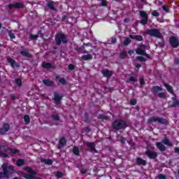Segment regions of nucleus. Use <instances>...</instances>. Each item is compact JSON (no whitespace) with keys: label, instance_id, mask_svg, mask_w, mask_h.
<instances>
[{"label":"nucleus","instance_id":"obj_1","mask_svg":"<svg viewBox=\"0 0 179 179\" xmlns=\"http://www.w3.org/2000/svg\"><path fill=\"white\" fill-rule=\"evenodd\" d=\"M128 127V122L122 119H116L111 124L112 129L115 132H118V131H125Z\"/></svg>","mask_w":179,"mask_h":179},{"label":"nucleus","instance_id":"obj_2","mask_svg":"<svg viewBox=\"0 0 179 179\" xmlns=\"http://www.w3.org/2000/svg\"><path fill=\"white\" fill-rule=\"evenodd\" d=\"M6 152L11 155V156L15 157L20 154V150L15 148H5V145L0 144V157H9V155H8Z\"/></svg>","mask_w":179,"mask_h":179},{"label":"nucleus","instance_id":"obj_3","mask_svg":"<svg viewBox=\"0 0 179 179\" xmlns=\"http://www.w3.org/2000/svg\"><path fill=\"white\" fill-rule=\"evenodd\" d=\"M3 172L0 173V178H8L10 174L15 173V169L12 166H8L6 164L2 165Z\"/></svg>","mask_w":179,"mask_h":179},{"label":"nucleus","instance_id":"obj_4","mask_svg":"<svg viewBox=\"0 0 179 179\" xmlns=\"http://www.w3.org/2000/svg\"><path fill=\"white\" fill-rule=\"evenodd\" d=\"M55 44L57 45H61V44H66L68 43V39L66 38V35L62 32H59L56 34L55 38Z\"/></svg>","mask_w":179,"mask_h":179},{"label":"nucleus","instance_id":"obj_5","mask_svg":"<svg viewBox=\"0 0 179 179\" xmlns=\"http://www.w3.org/2000/svg\"><path fill=\"white\" fill-rule=\"evenodd\" d=\"M149 124H153V122H158V124H162V125H169V120L164 119V117H160L157 116H153L148 120Z\"/></svg>","mask_w":179,"mask_h":179},{"label":"nucleus","instance_id":"obj_6","mask_svg":"<svg viewBox=\"0 0 179 179\" xmlns=\"http://www.w3.org/2000/svg\"><path fill=\"white\" fill-rule=\"evenodd\" d=\"M145 33L148 36H150V37H155L156 38H162V32H160V29L157 28L147 29Z\"/></svg>","mask_w":179,"mask_h":179},{"label":"nucleus","instance_id":"obj_7","mask_svg":"<svg viewBox=\"0 0 179 179\" xmlns=\"http://www.w3.org/2000/svg\"><path fill=\"white\" fill-rule=\"evenodd\" d=\"M139 15L141 17L140 23L143 26H145V24H148V22H149V16L148 15V13L143 10H140Z\"/></svg>","mask_w":179,"mask_h":179},{"label":"nucleus","instance_id":"obj_8","mask_svg":"<svg viewBox=\"0 0 179 179\" xmlns=\"http://www.w3.org/2000/svg\"><path fill=\"white\" fill-rule=\"evenodd\" d=\"M84 146H86L87 149L92 153H94V152H97L96 150V144L93 142H88V141H84L83 142Z\"/></svg>","mask_w":179,"mask_h":179},{"label":"nucleus","instance_id":"obj_9","mask_svg":"<svg viewBox=\"0 0 179 179\" xmlns=\"http://www.w3.org/2000/svg\"><path fill=\"white\" fill-rule=\"evenodd\" d=\"M169 44L172 48H177L179 46V40L177 37L171 36L169 38Z\"/></svg>","mask_w":179,"mask_h":179},{"label":"nucleus","instance_id":"obj_10","mask_svg":"<svg viewBox=\"0 0 179 179\" xmlns=\"http://www.w3.org/2000/svg\"><path fill=\"white\" fill-rule=\"evenodd\" d=\"M8 8L9 9H22L24 8V4L20 2H16L15 3H10L8 5Z\"/></svg>","mask_w":179,"mask_h":179},{"label":"nucleus","instance_id":"obj_11","mask_svg":"<svg viewBox=\"0 0 179 179\" xmlns=\"http://www.w3.org/2000/svg\"><path fill=\"white\" fill-rule=\"evenodd\" d=\"M146 52V45L141 43L138 48L136 50V52L138 55H143Z\"/></svg>","mask_w":179,"mask_h":179},{"label":"nucleus","instance_id":"obj_12","mask_svg":"<svg viewBox=\"0 0 179 179\" xmlns=\"http://www.w3.org/2000/svg\"><path fill=\"white\" fill-rule=\"evenodd\" d=\"M9 129H10V125L8 123H4L3 127L0 128V135H5Z\"/></svg>","mask_w":179,"mask_h":179},{"label":"nucleus","instance_id":"obj_13","mask_svg":"<svg viewBox=\"0 0 179 179\" xmlns=\"http://www.w3.org/2000/svg\"><path fill=\"white\" fill-rule=\"evenodd\" d=\"M7 62L10 64L11 68H19L20 66V64L17 63L16 60L12 59L11 57H8L7 58Z\"/></svg>","mask_w":179,"mask_h":179},{"label":"nucleus","instance_id":"obj_14","mask_svg":"<svg viewBox=\"0 0 179 179\" xmlns=\"http://www.w3.org/2000/svg\"><path fill=\"white\" fill-rule=\"evenodd\" d=\"M101 73L103 76V78H111L113 75H114V72L112 71H110L108 69H103L101 71Z\"/></svg>","mask_w":179,"mask_h":179},{"label":"nucleus","instance_id":"obj_15","mask_svg":"<svg viewBox=\"0 0 179 179\" xmlns=\"http://www.w3.org/2000/svg\"><path fill=\"white\" fill-rule=\"evenodd\" d=\"M151 92H152V94H157L159 92H163V87L159 85L152 86L151 87Z\"/></svg>","mask_w":179,"mask_h":179},{"label":"nucleus","instance_id":"obj_16","mask_svg":"<svg viewBox=\"0 0 179 179\" xmlns=\"http://www.w3.org/2000/svg\"><path fill=\"white\" fill-rule=\"evenodd\" d=\"M54 96V101L55 104H57V106L61 104V101L62 100V97H64V96L59 95V94L55 93Z\"/></svg>","mask_w":179,"mask_h":179},{"label":"nucleus","instance_id":"obj_17","mask_svg":"<svg viewBox=\"0 0 179 179\" xmlns=\"http://www.w3.org/2000/svg\"><path fill=\"white\" fill-rule=\"evenodd\" d=\"M66 145V138L65 137H62L59 140V149H62Z\"/></svg>","mask_w":179,"mask_h":179},{"label":"nucleus","instance_id":"obj_18","mask_svg":"<svg viewBox=\"0 0 179 179\" xmlns=\"http://www.w3.org/2000/svg\"><path fill=\"white\" fill-rule=\"evenodd\" d=\"M129 38H131V40H136V41H143V36L141 35H129Z\"/></svg>","mask_w":179,"mask_h":179},{"label":"nucleus","instance_id":"obj_19","mask_svg":"<svg viewBox=\"0 0 179 179\" xmlns=\"http://www.w3.org/2000/svg\"><path fill=\"white\" fill-rule=\"evenodd\" d=\"M43 83L44 84L45 86H48L50 87L54 86L55 83L54 81L50 80V79H45L43 80Z\"/></svg>","mask_w":179,"mask_h":179},{"label":"nucleus","instance_id":"obj_20","mask_svg":"<svg viewBox=\"0 0 179 179\" xmlns=\"http://www.w3.org/2000/svg\"><path fill=\"white\" fill-rule=\"evenodd\" d=\"M20 55H22V57H26V58H33V55L27 52V50H23L22 51H21Z\"/></svg>","mask_w":179,"mask_h":179},{"label":"nucleus","instance_id":"obj_21","mask_svg":"<svg viewBox=\"0 0 179 179\" xmlns=\"http://www.w3.org/2000/svg\"><path fill=\"white\" fill-rule=\"evenodd\" d=\"M164 87H166V89L169 92V93H170L171 94H174V90H173V86L170 85V84L164 83Z\"/></svg>","mask_w":179,"mask_h":179},{"label":"nucleus","instance_id":"obj_22","mask_svg":"<svg viewBox=\"0 0 179 179\" xmlns=\"http://www.w3.org/2000/svg\"><path fill=\"white\" fill-rule=\"evenodd\" d=\"M55 5V2L54 1H50L47 4V6L51 10H54L55 12H57V8H55V6H54Z\"/></svg>","mask_w":179,"mask_h":179},{"label":"nucleus","instance_id":"obj_23","mask_svg":"<svg viewBox=\"0 0 179 179\" xmlns=\"http://www.w3.org/2000/svg\"><path fill=\"white\" fill-rule=\"evenodd\" d=\"M145 155L148 157H157V153L155 152H152L150 150H147Z\"/></svg>","mask_w":179,"mask_h":179},{"label":"nucleus","instance_id":"obj_24","mask_svg":"<svg viewBox=\"0 0 179 179\" xmlns=\"http://www.w3.org/2000/svg\"><path fill=\"white\" fill-rule=\"evenodd\" d=\"M162 142L164 143V145H166V146H173V143H171L170 140H169V138L166 135L164 136V138Z\"/></svg>","mask_w":179,"mask_h":179},{"label":"nucleus","instance_id":"obj_25","mask_svg":"<svg viewBox=\"0 0 179 179\" xmlns=\"http://www.w3.org/2000/svg\"><path fill=\"white\" fill-rule=\"evenodd\" d=\"M82 61H92L93 56L91 54L84 55L81 57Z\"/></svg>","mask_w":179,"mask_h":179},{"label":"nucleus","instance_id":"obj_26","mask_svg":"<svg viewBox=\"0 0 179 179\" xmlns=\"http://www.w3.org/2000/svg\"><path fill=\"white\" fill-rule=\"evenodd\" d=\"M156 146L161 152L166 150V146L164 145L163 143L157 142L156 143Z\"/></svg>","mask_w":179,"mask_h":179},{"label":"nucleus","instance_id":"obj_27","mask_svg":"<svg viewBox=\"0 0 179 179\" xmlns=\"http://www.w3.org/2000/svg\"><path fill=\"white\" fill-rule=\"evenodd\" d=\"M42 67L44 69H51V68H52V64L50 62L48 63H43L42 64Z\"/></svg>","mask_w":179,"mask_h":179},{"label":"nucleus","instance_id":"obj_28","mask_svg":"<svg viewBox=\"0 0 179 179\" xmlns=\"http://www.w3.org/2000/svg\"><path fill=\"white\" fill-rule=\"evenodd\" d=\"M177 106H179V100L176 99V98L173 99V103L171 105L172 108H176Z\"/></svg>","mask_w":179,"mask_h":179},{"label":"nucleus","instance_id":"obj_29","mask_svg":"<svg viewBox=\"0 0 179 179\" xmlns=\"http://www.w3.org/2000/svg\"><path fill=\"white\" fill-rule=\"evenodd\" d=\"M56 80H59V83H62V85L66 84V80L65 78H61L59 76H57L55 77Z\"/></svg>","mask_w":179,"mask_h":179},{"label":"nucleus","instance_id":"obj_30","mask_svg":"<svg viewBox=\"0 0 179 179\" xmlns=\"http://www.w3.org/2000/svg\"><path fill=\"white\" fill-rule=\"evenodd\" d=\"M73 153L76 155V156H80V151L79 150V148L78 147H74L73 148Z\"/></svg>","mask_w":179,"mask_h":179},{"label":"nucleus","instance_id":"obj_31","mask_svg":"<svg viewBox=\"0 0 179 179\" xmlns=\"http://www.w3.org/2000/svg\"><path fill=\"white\" fill-rule=\"evenodd\" d=\"M136 163H137V164H141L142 166H146V161H145L142 158H137Z\"/></svg>","mask_w":179,"mask_h":179},{"label":"nucleus","instance_id":"obj_32","mask_svg":"<svg viewBox=\"0 0 179 179\" xmlns=\"http://www.w3.org/2000/svg\"><path fill=\"white\" fill-rule=\"evenodd\" d=\"M41 162L42 163H45V164H52V160L50 159H45L44 158H42L41 159Z\"/></svg>","mask_w":179,"mask_h":179},{"label":"nucleus","instance_id":"obj_33","mask_svg":"<svg viewBox=\"0 0 179 179\" xmlns=\"http://www.w3.org/2000/svg\"><path fill=\"white\" fill-rule=\"evenodd\" d=\"M24 121L27 125L30 124V116L29 115H24Z\"/></svg>","mask_w":179,"mask_h":179},{"label":"nucleus","instance_id":"obj_34","mask_svg":"<svg viewBox=\"0 0 179 179\" xmlns=\"http://www.w3.org/2000/svg\"><path fill=\"white\" fill-rule=\"evenodd\" d=\"M119 58L120 59H125L127 58V52L123 51L120 53Z\"/></svg>","mask_w":179,"mask_h":179},{"label":"nucleus","instance_id":"obj_35","mask_svg":"<svg viewBox=\"0 0 179 179\" xmlns=\"http://www.w3.org/2000/svg\"><path fill=\"white\" fill-rule=\"evenodd\" d=\"M162 10L165 12V13H170V7L169 6L163 5Z\"/></svg>","mask_w":179,"mask_h":179},{"label":"nucleus","instance_id":"obj_36","mask_svg":"<svg viewBox=\"0 0 179 179\" xmlns=\"http://www.w3.org/2000/svg\"><path fill=\"white\" fill-rule=\"evenodd\" d=\"M158 97H159V99H166L167 95L165 94V92H159L157 94Z\"/></svg>","mask_w":179,"mask_h":179},{"label":"nucleus","instance_id":"obj_37","mask_svg":"<svg viewBox=\"0 0 179 179\" xmlns=\"http://www.w3.org/2000/svg\"><path fill=\"white\" fill-rule=\"evenodd\" d=\"M98 120H108V116L105 115H99L97 117Z\"/></svg>","mask_w":179,"mask_h":179},{"label":"nucleus","instance_id":"obj_38","mask_svg":"<svg viewBox=\"0 0 179 179\" xmlns=\"http://www.w3.org/2000/svg\"><path fill=\"white\" fill-rule=\"evenodd\" d=\"M15 82L17 86H19V87L22 86V79H20V78H15Z\"/></svg>","mask_w":179,"mask_h":179},{"label":"nucleus","instance_id":"obj_39","mask_svg":"<svg viewBox=\"0 0 179 179\" xmlns=\"http://www.w3.org/2000/svg\"><path fill=\"white\" fill-rule=\"evenodd\" d=\"M17 166H21L24 164V159H18L16 162Z\"/></svg>","mask_w":179,"mask_h":179},{"label":"nucleus","instance_id":"obj_40","mask_svg":"<svg viewBox=\"0 0 179 179\" xmlns=\"http://www.w3.org/2000/svg\"><path fill=\"white\" fill-rule=\"evenodd\" d=\"M152 16H154L155 17H159L160 16V13L157 12V10H155L151 13Z\"/></svg>","mask_w":179,"mask_h":179},{"label":"nucleus","instance_id":"obj_41","mask_svg":"<svg viewBox=\"0 0 179 179\" xmlns=\"http://www.w3.org/2000/svg\"><path fill=\"white\" fill-rule=\"evenodd\" d=\"M52 120H55V121H59V120H60L59 115H58L57 114H52Z\"/></svg>","mask_w":179,"mask_h":179},{"label":"nucleus","instance_id":"obj_42","mask_svg":"<svg viewBox=\"0 0 179 179\" xmlns=\"http://www.w3.org/2000/svg\"><path fill=\"white\" fill-rule=\"evenodd\" d=\"M137 61H140V62H146V58H145L142 56H138L137 57Z\"/></svg>","mask_w":179,"mask_h":179},{"label":"nucleus","instance_id":"obj_43","mask_svg":"<svg viewBox=\"0 0 179 179\" xmlns=\"http://www.w3.org/2000/svg\"><path fill=\"white\" fill-rule=\"evenodd\" d=\"M129 44H131V39H129V38H127L124 41V45L127 46L129 45Z\"/></svg>","mask_w":179,"mask_h":179},{"label":"nucleus","instance_id":"obj_44","mask_svg":"<svg viewBox=\"0 0 179 179\" xmlns=\"http://www.w3.org/2000/svg\"><path fill=\"white\" fill-rule=\"evenodd\" d=\"M129 82H132L133 83H136V82H138V80H136V78L134 76H131L129 78Z\"/></svg>","mask_w":179,"mask_h":179},{"label":"nucleus","instance_id":"obj_45","mask_svg":"<svg viewBox=\"0 0 179 179\" xmlns=\"http://www.w3.org/2000/svg\"><path fill=\"white\" fill-rule=\"evenodd\" d=\"M127 141V138L124 136L120 137V143L122 145H125V142Z\"/></svg>","mask_w":179,"mask_h":179},{"label":"nucleus","instance_id":"obj_46","mask_svg":"<svg viewBox=\"0 0 179 179\" xmlns=\"http://www.w3.org/2000/svg\"><path fill=\"white\" fill-rule=\"evenodd\" d=\"M145 78L143 77L140 78V85L141 86L145 85Z\"/></svg>","mask_w":179,"mask_h":179},{"label":"nucleus","instance_id":"obj_47","mask_svg":"<svg viewBox=\"0 0 179 179\" xmlns=\"http://www.w3.org/2000/svg\"><path fill=\"white\" fill-rule=\"evenodd\" d=\"M8 36H9L10 38H16V36H15V34H13L11 31L8 32Z\"/></svg>","mask_w":179,"mask_h":179},{"label":"nucleus","instance_id":"obj_48","mask_svg":"<svg viewBox=\"0 0 179 179\" xmlns=\"http://www.w3.org/2000/svg\"><path fill=\"white\" fill-rule=\"evenodd\" d=\"M75 51H77L78 52H82V48L79 46H76L74 48Z\"/></svg>","mask_w":179,"mask_h":179},{"label":"nucleus","instance_id":"obj_49","mask_svg":"<svg viewBox=\"0 0 179 179\" xmlns=\"http://www.w3.org/2000/svg\"><path fill=\"white\" fill-rule=\"evenodd\" d=\"M30 38H31V40H36V38H38V35L31 34L30 35Z\"/></svg>","mask_w":179,"mask_h":179},{"label":"nucleus","instance_id":"obj_50","mask_svg":"<svg viewBox=\"0 0 179 179\" xmlns=\"http://www.w3.org/2000/svg\"><path fill=\"white\" fill-rule=\"evenodd\" d=\"M57 177L59 178H62V177H64V173H62V172H57Z\"/></svg>","mask_w":179,"mask_h":179},{"label":"nucleus","instance_id":"obj_51","mask_svg":"<svg viewBox=\"0 0 179 179\" xmlns=\"http://www.w3.org/2000/svg\"><path fill=\"white\" fill-rule=\"evenodd\" d=\"M69 71H73V69H75V66L72 64H70L69 65Z\"/></svg>","mask_w":179,"mask_h":179},{"label":"nucleus","instance_id":"obj_52","mask_svg":"<svg viewBox=\"0 0 179 179\" xmlns=\"http://www.w3.org/2000/svg\"><path fill=\"white\" fill-rule=\"evenodd\" d=\"M157 178L158 179H166V176H164L163 174H159L157 176Z\"/></svg>","mask_w":179,"mask_h":179},{"label":"nucleus","instance_id":"obj_53","mask_svg":"<svg viewBox=\"0 0 179 179\" xmlns=\"http://www.w3.org/2000/svg\"><path fill=\"white\" fill-rule=\"evenodd\" d=\"M130 104H131V106H136V99H131V100L130 101Z\"/></svg>","mask_w":179,"mask_h":179},{"label":"nucleus","instance_id":"obj_54","mask_svg":"<svg viewBox=\"0 0 179 179\" xmlns=\"http://www.w3.org/2000/svg\"><path fill=\"white\" fill-rule=\"evenodd\" d=\"M85 122H89V115H87V113L85 114Z\"/></svg>","mask_w":179,"mask_h":179},{"label":"nucleus","instance_id":"obj_55","mask_svg":"<svg viewBox=\"0 0 179 179\" xmlns=\"http://www.w3.org/2000/svg\"><path fill=\"white\" fill-rule=\"evenodd\" d=\"M111 43H113V44H115V43H117V38L112 37Z\"/></svg>","mask_w":179,"mask_h":179},{"label":"nucleus","instance_id":"obj_56","mask_svg":"<svg viewBox=\"0 0 179 179\" xmlns=\"http://www.w3.org/2000/svg\"><path fill=\"white\" fill-rule=\"evenodd\" d=\"M66 19H68V16L66 15H63L62 17V22H65V20H66Z\"/></svg>","mask_w":179,"mask_h":179},{"label":"nucleus","instance_id":"obj_57","mask_svg":"<svg viewBox=\"0 0 179 179\" xmlns=\"http://www.w3.org/2000/svg\"><path fill=\"white\" fill-rule=\"evenodd\" d=\"M174 152L175 153H177L178 155H179V148L178 147L175 148Z\"/></svg>","mask_w":179,"mask_h":179},{"label":"nucleus","instance_id":"obj_58","mask_svg":"<svg viewBox=\"0 0 179 179\" xmlns=\"http://www.w3.org/2000/svg\"><path fill=\"white\" fill-rule=\"evenodd\" d=\"M88 52L87 50L81 49V54H88Z\"/></svg>","mask_w":179,"mask_h":179},{"label":"nucleus","instance_id":"obj_59","mask_svg":"<svg viewBox=\"0 0 179 179\" xmlns=\"http://www.w3.org/2000/svg\"><path fill=\"white\" fill-rule=\"evenodd\" d=\"M83 45H85L86 47H92V43H83Z\"/></svg>","mask_w":179,"mask_h":179},{"label":"nucleus","instance_id":"obj_60","mask_svg":"<svg viewBox=\"0 0 179 179\" xmlns=\"http://www.w3.org/2000/svg\"><path fill=\"white\" fill-rule=\"evenodd\" d=\"M143 55H144V57H146V58H148V59L150 58V55L146 53V52H144Z\"/></svg>","mask_w":179,"mask_h":179},{"label":"nucleus","instance_id":"obj_61","mask_svg":"<svg viewBox=\"0 0 179 179\" xmlns=\"http://www.w3.org/2000/svg\"><path fill=\"white\" fill-rule=\"evenodd\" d=\"M175 65H178L179 64V59H176L174 62Z\"/></svg>","mask_w":179,"mask_h":179},{"label":"nucleus","instance_id":"obj_62","mask_svg":"<svg viewBox=\"0 0 179 179\" xmlns=\"http://www.w3.org/2000/svg\"><path fill=\"white\" fill-rule=\"evenodd\" d=\"M128 54H129V55H132V54H134V50H129L128 51Z\"/></svg>","mask_w":179,"mask_h":179},{"label":"nucleus","instance_id":"obj_63","mask_svg":"<svg viewBox=\"0 0 179 179\" xmlns=\"http://www.w3.org/2000/svg\"><path fill=\"white\" fill-rule=\"evenodd\" d=\"M142 65L138 64L136 66V68H137L138 69H139V68H141Z\"/></svg>","mask_w":179,"mask_h":179},{"label":"nucleus","instance_id":"obj_64","mask_svg":"<svg viewBox=\"0 0 179 179\" xmlns=\"http://www.w3.org/2000/svg\"><path fill=\"white\" fill-rule=\"evenodd\" d=\"M85 131L86 132H90L92 129H90V128H86Z\"/></svg>","mask_w":179,"mask_h":179}]
</instances>
